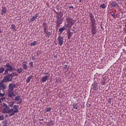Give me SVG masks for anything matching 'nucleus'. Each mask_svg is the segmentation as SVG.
Returning <instances> with one entry per match:
<instances>
[{"instance_id": "1", "label": "nucleus", "mask_w": 126, "mask_h": 126, "mask_svg": "<svg viewBox=\"0 0 126 126\" xmlns=\"http://www.w3.org/2000/svg\"><path fill=\"white\" fill-rule=\"evenodd\" d=\"M100 88V86H99V84L97 81L95 80V78L94 79V82L92 84L91 86V90L94 91H98V89Z\"/></svg>"}, {"instance_id": "2", "label": "nucleus", "mask_w": 126, "mask_h": 126, "mask_svg": "<svg viewBox=\"0 0 126 126\" xmlns=\"http://www.w3.org/2000/svg\"><path fill=\"white\" fill-rule=\"evenodd\" d=\"M62 17H63V16L60 15H57L56 16V18L57 20L56 21H55V23H56V27H57L58 28H59V27H60V26H61V25H62V24H63V18H62Z\"/></svg>"}, {"instance_id": "3", "label": "nucleus", "mask_w": 126, "mask_h": 126, "mask_svg": "<svg viewBox=\"0 0 126 126\" xmlns=\"http://www.w3.org/2000/svg\"><path fill=\"white\" fill-rule=\"evenodd\" d=\"M89 16L90 17V21L91 22V24H96V20H95V17L92 12H90L89 13Z\"/></svg>"}, {"instance_id": "4", "label": "nucleus", "mask_w": 126, "mask_h": 126, "mask_svg": "<svg viewBox=\"0 0 126 126\" xmlns=\"http://www.w3.org/2000/svg\"><path fill=\"white\" fill-rule=\"evenodd\" d=\"M91 26L92 27V34L94 35L95 34H96V33H97V31H98V30L96 29V28H97V27H96V24H91Z\"/></svg>"}, {"instance_id": "5", "label": "nucleus", "mask_w": 126, "mask_h": 126, "mask_svg": "<svg viewBox=\"0 0 126 126\" xmlns=\"http://www.w3.org/2000/svg\"><path fill=\"white\" fill-rule=\"evenodd\" d=\"M3 81L4 82H9L12 81V79L11 78V77H10L9 74L3 76Z\"/></svg>"}, {"instance_id": "6", "label": "nucleus", "mask_w": 126, "mask_h": 126, "mask_svg": "<svg viewBox=\"0 0 126 126\" xmlns=\"http://www.w3.org/2000/svg\"><path fill=\"white\" fill-rule=\"evenodd\" d=\"M7 68L9 71H15V68L12 66V65L9 64L8 63H6V65H4Z\"/></svg>"}, {"instance_id": "7", "label": "nucleus", "mask_w": 126, "mask_h": 126, "mask_svg": "<svg viewBox=\"0 0 126 126\" xmlns=\"http://www.w3.org/2000/svg\"><path fill=\"white\" fill-rule=\"evenodd\" d=\"M58 41L59 45L63 46V37L61 36V34H59Z\"/></svg>"}, {"instance_id": "8", "label": "nucleus", "mask_w": 126, "mask_h": 126, "mask_svg": "<svg viewBox=\"0 0 126 126\" xmlns=\"http://www.w3.org/2000/svg\"><path fill=\"white\" fill-rule=\"evenodd\" d=\"M65 20L67 23L70 24V27H71V26L74 24V23H73V20H72V19L70 17H67Z\"/></svg>"}, {"instance_id": "9", "label": "nucleus", "mask_w": 126, "mask_h": 126, "mask_svg": "<svg viewBox=\"0 0 126 126\" xmlns=\"http://www.w3.org/2000/svg\"><path fill=\"white\" fill-rule=\"evenodd\" d=\"M4 83H5V82L3 81V80L0 82V88H2V89H3L4 90H5L6 89V86L5 85H4Z\"/></svg>"}, {"instance_id": "10", "label": "nucleus", "mask_w": 126, "mask_h": 126, "mask_svg": "<svg viewBox=\"0 0 126 126\" xmlns=\"http://www.w3.org/2000/svg\"><path fill=\"white\" fill-rule=\"evenodd\" d=\"M39 16V13L35 14L32 18L30 19L29 22H33L36 18Z\"/></svg>"}, {"instance_id": "11", "label": "nucleus", "mask_w": 126, "mask_h": 126, "mask_svg": "<svg viewBox=\"0 0 126 126\" xmlns=\"http://www.w3.org/2000/svg\"><path fill=\"white\" fill-rule=\"evenodd\" d=\"M117 18H124V16H123V12L121 10H118L117 11Z\"/></svg>"}, {"instance_id": "12", "label": "nucleus", "mask_w": 126, "mask_h": 126, "mask_svg": "<svg viewBox=\"0 0 126 126\" xmlns=\"http://www.w3.org/2000/svg\"><path fill=\"white\" fill-rule=\"evenodd\" d=\"M27 61H24L23 62V64H22L23 68H24V69H25L26 70H27L28 68V66H27Z\"/></svg>"}, {"instance_id": "13", "label": "nucleus", "mask_w": 126, "mask_h": 126, "mask_svg": "<svg viewBox=\"0 0 126 126\" xmlns=\"http://www.w3.org/2000/svg\"><path fill=\"white\" fill-rule=\"evenodd\" d=\"M6 12H7V9H6V7L2 6L1 15H3V14H4V13H6Z\"/></svg>"}, {"instance_id": "14", "label": "nucleus", "mask_w": 126, "mask_h": 126, "mask_svg": "<svg viewBox=\"0 0 126 126\" xmlns=\"http://www.w3.org/2000/svg\"><path fill=\"white\" fill-rule=\"evenodd\" d=\"M111 5V7H119V4L116 1H112Z\"/></svg>"}, {"instance_id": "15", "label": "nucleus", "mask_w": 126, "mask_h": 126, "mask_svg": "<svg viewBox=\"0 0 126 126\" xmlns=\"http://www.w3.org/2000/svg\"><path fill=\"white\" fill-rule=\"evenodd\" d=\"M64 30H67V28H65V27L63 26L62 28H60L59 30V32L60 33L59 35H62V33H63Z\"/></svg>"}, {"instance_id": "16", "label": "nucleus", "mask_w": 126, "mask_h": 126, "mask_svg": "<svg viewBox=\"0 0 126 126\" xmlns=\"http://www.w3.org/2000/svg\"><path fill=\"white\" fill-rule=\"evenodd\" d=\"M49 79V75H46L42 77L41 82H46Z\"/></svg>"}, {"instance_id": "17", "label": "nucleus", "mask_w": 126, "mask_h": 126, "mask_svg": "<svg viewBox=\"0 0 126 126\" xmlns=\"http://www.w3.org/2000/svg\"><path fill=\"white\" fill-rule=\"evenodd\" d=\"M18 112H19L18 108L14 109L13 110V112L10 113V114L9 115V117H11L12 116H14V114H16V113H18Z\"/></svg>"}, {"instance_id": "18", "label": "nucleus", "mask_w": 126, "mask_h": 126, "mask_svg": "<svg viewBox=\"0 0 126 126\" xmlns=\"http://www.w3.org/2000/svg\"><path fill=\"white\" fill-rule=\"evenodd\" d=\"M15 71H17L18 74H20L22 71H23V69L21 67L18 68L17 69L15 68Z\"/></svg>"}, {"instance_id": "19", "label": "nucleus", "mask_w": 126, "mask_h": 126, "mask_svg": "<svg viewBox=\"0 0 126 126\" xmlns=\"http://www.w3.org/2000/svg\"><path fill=\"white\" fill-rule=\"evenodd\" d=\"M73 35V33L68 32H67V39L69 40V39H70V37H71Z\"/></svg>"}, {"instance_id": "20", "label": "nucleus", "mask_w": 126, "mask_h": 126, "mask_svg": "<svg viewBox=\"0 0 126 126\" xmlns=\"http://www.w3.org/2000/svg\"><path fill=\"white\" fill-rule=\"evenodd\" d=\"M33 78V76L32 75H31L30 76H29L26 80V83H30L31 79Z\"/></svg>"}, {"instance_id": "21", "label": "nucleus", "mask_w": 126, "mask_h": 126, "mask_svg": "<svg viewBox=\"0 0 126 126\" xmlns=\"http://www.w3.org/2000/svg\"><path fill=\"white\" fill-rule=\"evenodd\" d=\"M106 84V79L103 78L100 81V85L103 86Z\"/></svg>"}, {"instance_id": "22", "label": "nucleus", "mask_w": 126, "mask_h": 126, "mask_svg": "<svg viewBox=\"0 0 126 126\" xmlns=\"http://www.w3.org/2000/svg\"><path fill=\"white\" fill-rule=\"evenodd\" d=\"M44 34H45L46 37L47 38H50V37H51V36L52 35V33L50 32H49L48 31Z\"/></svg>"}, {"instance_id": "23", "label": "nucleus", "mask_w": 126, "mask_h": 126, "mask_svg": "<svg viewBox=\"0 0 126 126\" xmlns=\"http://www.w3.org/2000/svg\"><path fill=\"white\" fill-rule=\"evenodd\" d=\"M8 96L10 97V98H12V95H13V91H9L8 90Z\"/></svg>"}, {"instance_id": "24", "label": "nucleus", "mask_w": 126, "mask_h": 126, "mask_svg": "<svg viewBox=\"0 0 126 126\" xmlns=\"http://www.w3.org/2000/svg\"><path fill=\"white\" fill-rule=\"evenodd\" d=\"M9 88L10 89L8 90L9 91H13V90H14V88H13V84H12V83L9 84Z\"/></svg>"}, {"instance_id": "25", "label": "nucleus", "mask_w": 126, "mask_h": 126, "mask_svg": "<svg viewBox=\"0 0 126 126\" xmlns=\"http://www.w3.org/2000/svg\"><path fill=\"white\" fill-rule=\"evenodd\" d=\"M13 112V109H8L6 111V112H4L3 114H11V113Z\"/></svg>"}, {"instance_id": "26", "label": "nucleus", "mask_w": 126, "mask_h": 126, "mask_svg": "<svg viewBox=\"0 0 126 126\" xmlns=\"http://www.w3.org/2000/svg\"><path fill=\"white\" fill-rule=\"evenodd\" d=\"M16 26H15V25L12 24L11 25V29H12L13 31H15V32H16L17 30H16Z\"/></svg>"}, {"instance_id": "27", "label": "nucleus", "mask_w": 126, "mask_h": 126, "mask_svg": "<svg viewBox=\"0 0 126 126\" xmlns=\"http://www.w3.org/2000/svg\"><path fill=\"white\" fill-rule=\"evenodd\" d=\"M111 16H112V17H113V19H117V17H118L117 15L115 13H113V12H111L110 13Z\"/></svg>"}, {"instance_id": "28", "label": "nucleus", "mask_w": 126, "mask_h": 126, "mask_svg": "<svg viewBox=\"0 0 126 126\" xmlns=\"http://www.w3.org/2000/svg\"><path fill=\"white\" fill-rule=\"evenodd\" d=\"M42 27L43 28H48V24H47V23L46 22H44L42 23Z\"/></svg>"}, {"instance_id": "29", "label": "nucleus", "mask_w": 126, "mask_h": 126, "mask_svg": "<svg viewBox=\"0 0 126 126\" xmlns=\"http://www.w3.org/2000/svg\"><path fill=\"white\" fill-rule=\"evenodd\" d=\"M99 7H100V8H103V9H105V8L107 7V4L103 3L102 4H100Z\"/></svg>"}, {"instance_id": "30", "label": "nucleus", "mask_w": 126, "mask_h": 126, "mask_svg": "<svg viewBox=\"0 0 126 126\" xmlns=\"http://www.w3.org/2000/svg\"><path fill=\"white\" fill-rule=\"evenodd\" d=\"M20 100H22V99H21V97H20L19 95L16 96L14 98L15 101H20Z\"/></svg>"}, {"instance_id": "31", "label": "nucleus", "mask_w": 126, "mask_h": 126, "mask_svg": "<svg viewBox=\"0 0 126 126\" xmlns=\"http://www.w3.org/2000/svg\"><path fill=\"white\" fill-rule=\"evenodd\" d=\"M78 105L77 103H73V109H75V110H77V109L78 108Z\"/></svg>"}, {"instance_id": "32", "label": "nucleus", "mask_w": 126, "mask_h": 126, "mask_svg": "<svg viewBox=\"0 0 126 126\" xmlns=\"http://www.w3.org/2000/svg\"><path fill=\"white\" fill-rule=\"evenodd\" d=\"M36 45H37V41H33L30 44L31 47H34V46H36Z\"/></svg>"}, {"instance_id": "33", "label": "nucleus", "mask_w": 126, "mask_h": 126, "mask_svg": "<svg viewBox=\"0 0 126 126\" xmlns=\"http://www.w3.org/2000/svg\"><path fill=\"white\" fill-rule=\"evenodd\" d=\"M8 71H9V70L6 68L5 70H4V75H7V74H9Z\"/></svg>"}, {"instance_id": "34", "label": "nucleus", "mask_w": 126, "mask_h": 126, "mask_svg": "<svg viewBox=\"0 0 126 126\" xmlns=\"http://www.w3.org/2000/svg\"><path fill=\"white\" fill-rule=\"evenodd\" d=\"M0 90H2V89L0 88V97H3V96H4V93L3 94H2L1 93H0ZM0 103H1V99H0Z\"/></svg>"}, {"instance_id": "35", "label": "nucleus", "mask_w": 126, "mask_h": 126, "mask_svg": "<svg viewBox=\"0 0 126 126\" xmlns=\"http://www.w3.org/2000/svg\"><path fill=\"white\" fill-rule=\"evenodd\" d=\"M9 107H10L9 106H8L7 105V108H4L3 109V113H4V112L6 113V111H7V110H6L9 109Z\"/></svg>"}, {"instance_id": "36", "label": "nucleus", "mask_w": 126, "mask_h": 126, "mask_svg": "<svg viewBox=\"0 0 126 126\" xmlns=\"http://www.w3.org/2000/svg\"><path fill=\"white\" fill-rule=\"evenodd\" d=\"M7 121H3V125L2 126H7Z\"/></svg>"}, {"instance_id": "37", "label": "nucleus", "mask_w": 126, "mask_h": 126, "mask_svg": "<svg viewBox=\"0 0 126 126\" xmlns=\"http://www.w3.org/2000/svg\"><path fill=\"white\" fill-rule=\"evenodd\" d=\"M4 71V67H1V68L0 67V73H2Z\"/></svg>"}, {"instance_id": "38", "label": "nucleus", "mask_w": 126, "mask_h": 126, "mask_svg": "<svg viewBox=\"0 0 126 126\" xmlns=\"http://www.w3.org/2000/svg\"><path fill=\"white\" fill-rule=\"evenodd\" d=\"M1 105L2 107H3L7 108V104H6V103H5L4 102H3L2 104H1Z\"/></svg>"}, {"instance_id": "39", "label": "nucleus", "mask_w": 126, "mask_h": 126, "mask_svg": "<svg viewBox=\"0 0 126 126\" xmlns=\"http://www.w3.org/2000/svg\"><path fill=\"white\" fill-rule=\"evenodd\" d=\"M69 26H70V24H68L67 23V24L65 25L63 27H65V28H68V27H69Z\"/></svg>"}, {"instance_id": "40", "label": "nucleus", "mask_w": 126, "mask_h": 126, "mask_svg": "<svg viewBox=\"0 0 126 126\" xmlns=\"http://www.w3.org/2000/svg\"><path fill=\"white\" fill-rule=\"evenodd\" d=\"M51 110H52V108L49 107L45 109V112H51Z\"/></svg>"}, {"instance_id": "41", "label": "nucleus", "mask_w": 126, "mask_h": 126, "mask_svg": "<svg viewBox=\"0 0 126 126\" xmlns=\"http://www.w3.org/2000/svg\"><path fill=\"white\" fill-rule=\"evenodd\" d=\"M12 73H13L14 76H18V74L16 72H12Z\"/></svg>"}, {"instance_id": "42", "label": "nucleus", "mask_w": 126, "mask_h": 126, "mask_svg": "<svg viewBox=\"0 0 126 126\" xmlns=\"http://www.w3.org/2000/svg\"><path fill=\"white\" fill-rule=\"evenodd\" d=\"M108 103V104H110V105H112V98H109Z\"/></svg>"}, {"instance_id": "43", "label": "nucleus", "mask_w": 126, "mask_h": 126, "mask_svg": "<svg viewBox=\"0 0 126 126\" xmlns=\"http://www.w3.org/2000/svg\"><path fill=\"white\" fill-rule=\"evenodd\" d=\"M4 120V117H3V115H1L0 116V121H3Z\"/></svg>"}, {"instance_id": "44", "label": "nucleus", "mask_w": 126, "mask_h": 126, "mask_svg": "<svg viewBox=\"0 0 126 126\" xmlns=\"http://www.w3.org/2000/svg\"><path fill=\"white\" fill-rule=\"evenodd\" d=\"M9 74L10 75L11 78H12V79L13 78V77H14V76L12 72L11 73H9Z\"/></svg>"}, {"instance_id": "45", "label": "nucleus", "mask_w": 126, "mask_h": 126, "mask_svg": "<svg viewBox=\"0 0 126 126\" xmlns=\"http://www.w3.org/2000/svg\"><path fill=\"white\" fill-rule=\"evenodd\" d=\"M29 64L30 65L31 67H33V62H31L29 63Z\"/></svg>"}, {"instance_id": "46", "label": "nucleus", "mask_w": 126, "mask_h": 126, "mask_svg": "<svg viewBox=\"0 0 126 126\" xmlns=\"http://www.w3.org/2000/svg\"><path fill=\"white\" fill-rule=\"evenodd\" d=\"M13 105H14V102H12L10 104H9V107L12 108L13 107Z\"/></svg>"}, {"instance_id": "47", "label": "nucleus", "mask_w": 126, "mask_h": 126, "mask_svg": "<svg viewBox=\"0 0 126 126\" xmlns=\"http://www.w3.org/2000/svg\"><path fill=\"white\" fill-rule=\"evenodd\" d=\"M18 109L17 105H14L13 106V109H14V110H15V109Z\"/></svg>"}, {"instance_id": "48", "label": "nucleus", "mask_w": 126, "mask_h": 126, "mask_svg": "<svg viewBox=\"0 0 126 126\" xmlns=\"http://www.w3.org/2000/svg\"><path fill=\"white\" fill-rule=\"evenodd\" d=\"M48 29V28H43V30L44 31V34L45 33H46L47 32V29Z\"/></svg>"}, {"instance_id": "49", "label": "nucleus", "mask_w": 126, "mask_h": 126, "mask_svg": "<svg viewBox=\"0 0 126 126\" xmlns=\"http://www.w3.org/2000/svg\"><path fill=\"white\" fill-rule=\"evenodd\" d=\"M21 103H22V99L20 100V101L18 102L17 104H21Z\"/></svg>"}, {"instance_id": "50", "label": "nucleus", "mask_w": 126, "mask_h": 126, "mask_svg": "<svg viewBox=\"0 0 126 126\" xmlns=\"http://www.w3.org/2000/svg\"><path fill=\"white\" fill-rule=\"evenodd\" d=\"M32 61H36V58H34V56H32Z\"/></svg>"}, {"instance_id": "51", "label": "nucleus", "mask_w": 126, "mask_h": 126, "mask_svg": "<svg viewBox=\"0 0 126 126\" xmlns=\"http://www.w3.org/2000/svg\"><path fill=\"white\" fill-rule=\"evenodd\" d=\"M67 64H65L64 66V69L67 68Z\"/></svg>"}, {"instance_id": "52", "label": "nucleus", "mask_w": 126, "mask_h": 126, "mask_svg": "<svg viewBox=\"0 0 126 126\" xmlns=\"http://www.w3.org/2000/svg\"><path fill=\"white\" fill-rule=\"evenodd\" d=\"M13 88L14 89V88H16V85H15V84H14L13 85Z\"/></svg>"}, {"instance_id": "53", "label": "nucleus", "mask_w": 126, "mask_h": 126, "mask_svg": "<svg viewBox=\"0 0 126 126\" xmlns=\"http://www.w3.org/2000/svg\"><path fill=\"white\" fill-rule=\"evenodd\" d=\"M57 10H60V7L59 6L56 7Z\"/></svg>"}, {"instance_id": "54", "label": "nucleus", "mask_w": 126, "mask_h": 126, "mask_svg": "<svg viewBox=\"0 0 126 126\" xmlns=\"http://www.w3.org/2000/svg\"><path fill=\"white\" fill-rule=\"evenodd\" d=\"M43 74H44L45 75H49V73H48V72L43 73Z\"/></svg>"}, {"instance_id": "55", "label": "nucleus", "mask_w": 126, "mask_h": 126, "mask_svg": "<svg viewBox=\"0 0 126 126\" xmlns=\"http://www.w3.org/2000/svg\"><path fill=\"white\" fill-rule=\"evenodd\" d=\"M69 8H73V6H69Z\"/></svg>"}, {"instance_id": "56", "label": "nucleus", "mask_w": 126, "mask_h": 126, "mask_svg": "<svg viewBox=\"0 0 126 126\" xmlns=\"http://www.w3.org/2000/svg\"><path fill=\"white\" fill-rule=\"evenodd\" d=\"M1 100H4V99H5V97H2L1 98H0Z\"/></svg>"}, {"instance_id": "57", "label": "nucleus", "mask_w": 126, "mask_h": 126, "mask_svg": "<svg viewBox=\"0 0 126 126\" xmlns=\"http://www.w3.org/2000/svg\"><path fill=\"white\" fill-rule=\"evenodd\" d=\"M15 97V94H14V93H13V94H12V96Z\"/></svg>"}, {"instance_id": "58", "label": "nucleus", "mask_w": 126, "mask_h": 126, "mask_svg": "<svg viewBox=\"0 0 126 126\" xmlns=\"http://www.w3.org/2000/svg\"><path fill=\"white\" fill-rule=\"evenodd\" d=\"M0 33H1V29L0 28Z\"/></svg>"}, {"instance_id": "59", "label": "nucleus", "mask_w": 126, "mask_h": 126, "mask_svg": "<svg viewBox=\"0 0 126 126\" xmlns=\"http://www.w3.org/2000/svg\"><path fill=\"white\" fill-rule=\"evenodd\" d=\"M54 58L55 59H56V58H57V56L55 55L54 57Z\"/></svg>"}, {"instance_id": "60", "label": "nucleus", "mask_w": 126, "mask_h": 126, "mask_svg": "<svg viewBox=\"0 0 126 126\" xmlns=\"http://www.w3.org/2000/svg\"><path fill=\"white\" fill-rule=\"evenodd\" d=\"M79 2H81L82 1V0H79Z\"/></svg>"}, {"instance_id": "61", "label": "nucleus", "mask_w": 126, "mask_h": 126, "mask_svg": "<svg viewBox=\"0 0 126 126\" xmlns=\"http://www.w3.org/2000/svg\"><path fill=\"white\" fill-rule=\"evenodd\" d=\"M101 29L103 31H104V29H103V28L101 27Z\"/></svg>"}, {"instance_id": "62", "label": "nucleus", "mask_w": 126, "mask_h": 126, "mask_svg": "<svg viewBox=\"0 0 126 126\" xmlns=\"http://www.w3.org/2000/svg\"><path fill=\"white\" fill-rule=\"evenodd\" d=\"M17 108L18 109V108H19V105H17Z\"/></svg>"}, {"instance_id": "63", "label": "nucleus", "mask_w": 126, "mask_h": 126, "mask_svg": "<svg viewBox=\"0 0 126 126\" xmlns=\"http://www.w3.org/2000/svg\"><path fill=\"white\" fill-rule=\"evenodd\" d=\"M37 56H39L40 54H38V53H37Z\"/></svg>"}, {"instance_id": "64", "label": "nucleus", "mask_w": 126, "mask_h": 126, "mask_svg": "<svg viewBox=\"0 0 126 126\" xmlns=\"http://www.w3.org/2000/svg\"><path fill=\"white\" fill-rule=\"evenodd\" d=\"M40 121H44V119H41Z\"/></svg>"}]
</instances>
